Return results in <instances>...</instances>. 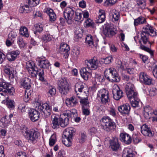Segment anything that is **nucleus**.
Segmentation results:
<instances>
[{"instance_id":"f257e3e1","label":"nucleus","mask_w":157,"mask_h":157,"mask_svg":"<svg viewBox=\"0 0 157 157\" xmlns=\"http://www.w3.org/2000/svg\"><path fill=\"white\" fill-rule=\"evenodd\" d=\"M21 132L28 141L33 144H35L37 142L40 136V133L36 128L29 129L26 127H25L21 129Z\"/></svg>"},{"instance_id":"f03ea898","label":"nucleus","mask_w":157,"mask_h":157,"mask_svg":"<svg viewBox=\"0 0 157 157\" xmlns=\"http://www.w3.org/2000/svg\"><path fill=\"white\" fill-rule=\"evenodd\" d=\"M26 67L29 74L33 77H36L38 74L39 79L42 82L44 81V71L43 69H38L36 66L34 62L29 60L26 63Z\"/></svg>"},{"instance_id":"7ed1b4c3","label":"nucleus","mask_w":157,"mask_h":157,"mask_svg":"<svg viewBox=\"0 0 157 157\" xmlns=\"http://www.w3.org/2000/svg\"><path fill=\"white\" fill-rule=\"evenodd\" d=\"M143 28L141 34V38L143 43L145 44L148 41V36L149 35L154 36L157 35L156 30L153 28L147 22Z\"/></svg>"},{"instance_id":"20e7f679","label":"nucleus","mask_w":157,"mask_h":157,"mask_svg":"<svg viewBox=\"0 0 157 157\" xmlns=\"http://www.w3.org/2000/svg\"><path fill=\"white\" fill-rule=\"evenodd\" d=\"M100 122L101 128L107 132H110L116 128L115 123L109 117H103Z\"/></svg>"},{"instance_id":"39448f33","label":"nucleus","mask_w":157,"mask_h":157,"mask_svg":"<svg viewBox=\"0 0 157 157\" xmlns=\"http://www.w3.org/2000/svg\"><path fill=\"white\" fill-rule=\"evenodd\" d=\"M57 84L58 86V90L61 94L66 95L68 93L70 87L69 83L65 78H61L59 79Z\"/></svg>"},{"instance_id":"423d86ee","label":"nucleus","mask_w":157,"mask_h":157,"mask_svg":"<svg viewBox=\"0 0 157 157\" xmlns=\"http://www.w3.org/2000/svg\"><path fill=\"white\" fill-rule=\"evenodd\" d=\"M37 106L36 108L44 115L45 117H48L51 114L52 111L49 105L47 103L41 104L38 102L36 103Z\"/></svg>"},{"instance_id":"0eeeda50","label":"nucleus","mask_w":157,"mask_h":157,"mask_svg":"<svg viewBox=\"0 0 157 157\" xmlns=\"http://www.w3.org/2000/svg\"><path fill=\"white\" fill-rule=\"evenodd\" d=\"M97 97L100 98V102L103 104H106L110 101L108 91L103 89L99 90L97 94Z\"/></svg>"},{"instance_id":"6e6552de","label":"nucleus","mask_w":157,"mask_h":157,"mask_svg":"<svg viewBox=\"0 0 157 157\" xmlns=\"http://www.w3.org/2000/svg\"><path fill=\"white\" fill-rule=\"evenodd\" d=\"M103 27V33L107 37H111L117 33L116 29L107 22L105 24Z\"/></svg>"},{"instance_id":"1a4fd4ad","label":"nucleus","mask_w":157,"mask_h":157,"mask_svg":"<svg viewBox=\"0 0 157 157\" xmlns=\"http://www.w3.org/2000/svg\"><path fill=\"white\" fill-rule=\"evenodd\" d=\"M75 90L77 97L78 95L81 96L84 94H89L88 90L87 88L84 87V85L81 82L76 83L75 85Z\"/></svg>"},{"instance_id":"9d476101","label":"nucleus","mask_w":157,"mask_h":157,"mask_svg":"<svg viewBox=\"0 0 157 157\" xmlns=\"http://www.w3.org/2000/svg\"><path fill=\"white\" fill-rule=\"evenodd\" d=\"M112 91L113 98L115 100H119L123 96V92L117 85L115 84L113 86Z\"/></svg>"},{"instance_id":"9b49d317","label":"nucleus","mask_w":157,"mask_h":157,"mask_svg":"<svg viewBox=\"0 0 157 157\" xmlns=\"http://www.w3.org/2000/svg\"><path fill=\"white\" fill-rule=\"evenodd\" d=\"M126 94L128 98H131L132 96L137 95L134 85L131 83H128L125 87Z\"/></svg>"},{"instance_id":"f8f14e48","label":"nucleus","mask_w":157,"mask_h":157,"mask_svg":"<svg viewBox=\"0 0 157 157\" xmlns=\"http://www.w3.org/2000/svg\"><path fill=\"white\" fill-rule=\"evenodd\" d=\"M75 12L73 8L69 7H67L64 12V17L69 24L71 23V20L74 16Z\"/></svg>"},{"instance_id":"ddd939ff","label":"nucleus","mask_w":157,"mask_h":157,"mask_svg":"<svg viewBox=\"0 0 157 157\" xmlns=\"http://www.w3.org/2000/svg\"><path fill=\"white\" fill-rule=\"evenodd\" d=\"M139 76L140 81L142 83L148 85L152 84V78L145 73L141 72L140 73Z\"/></svg>"},{"instance_id":"4468645a","label":"nucleus","mask_w":157,"mask_h":157,"mask_svg":"<svg viewBox=\"0 0 157 157\" xmlns=\"http://www.w3.org/2000/svg\"><path fill=\"white\" fill-rule=\"evenodd\" d=\"M99 61L94 59L86 60L85 63L87 65L88 69L94 70L99 67Z\"/></svg>"},{"instance_id":"2eb2a0df","label":"nucleus","mask_w":157,"mask_h":157,"mask_svg":"<svg viewBox=\"0 0 157 157\" xmlns=\"http://www.w3.org/2000/svg\"><path fill=\"white\" fill-rule=\"evenodd\" d=\"M70 49L69 46L67 44L63 43L60 46L59 52L63 55L64 58L66 59L69 55Z\"/></svg>"},{"instance_id":"dca6fc26","label":"nucleus","mask_w":157,"mask_h":157,"mask_svg":"<svg viewBox=\"0 0 157 157\" xmlns=\"http://www.w3.org/2000/svg\"><path fill=\"white\" fill-rule=\"evenodd\" d=\"M109 147L113 151H116L120 148L121 145L119 142L118 139L113 138L109 140Z\"/></svg>"},{"instance_id":"f3484780","label":"nucleus","mask_w":157,"mask_h":157,"mask_svg":"<svg viewBox=\"0 0 157 157\" xmlns=\"http://www.w3.org/2000/svg\"><path fill=\"white\" fill-rule=\"evenodd\" d=\"M29 116L30 120L33 122L38 120L40 116L39 112L34 109L30 110L29 113Z\"/></svg>"},{"instance_id":"a211bd4d","label":"nucleus","mask_w":157,"mask_h":157,"mask_svg":"<svg viewBox=\"0 0 157 157\" xmlns=\"http://www.w3.org/2000/svg\"><path fill=\"white\" fill-rule=\"evenodd\" d=\"M60 117L56 114H53L51 116V125L53 129H57L59 126V121Z\"/></svg>"},{"instance_id":"6ab92c4d","label":"nucleus","mask_w":157,"mask_h":157,"mask_svg":"<svg viewBox=\"0 0 157 157\" xmlns=\"http://www.w3.org/2000/svg\"><path fill=\"white\" fill-rule=\"evenodd\" d=\"M141 132L144 136L149 137L153 136L154 133L150 128L145 124L143 125L141 127Z\"/></svg>"},{"instance_id":"aec40b11","label":"nucleus","mask_w":157,"mask_h":157,"mask_svg":"<svg viewBox=\"0 0 157 157\" xmlns=\"http://www.w3.org/2000/svg\"><path fill=\"white\" fill-rule=\"evenodd\" d=\"M38 65L40 68L47 69L49 68L50 64L48 60L45 59L44 57H41L38 60Z\"/></svg>"},{"instance_id":"412c9836","label":"nucleus","mask_w":157,"mask_h":157,"mask_svg":"<svg viewBox=\"0 0 157 157\" xmlns=\"http://www.w3.org/2000/svg\"><path fill=\"white\" fill-rule=\"evenodd\" d=\"M120 140L125 144H129L132 142V138L128 134L122 133L120 134Z\"/></svg>"},{"instance_id":"4be33fe9","label":"nucleus","mask_w":157,"mask_h":157,"mask_svg":"<svg viewBox=\"0 0 157 157\" xmlns=\"http://www.w3.org/2000/svg\"><path fill=\"white\" fill-rule=\"evenodd\" d=\"M89 94H84L81 96L78 95V98L80 99V102L82 105V107L86 106L89 107V102L88 99V96Z\"/></svg>"},{"instance_id":"5701e85b","label":"nucleus","mask_w":157,"mask_h":157,"mask_svg":"<svg viewBox=\"0 0 157 157\" xmlns=\"http://www.w3.org/2000/svg\"><path fill=\"white\" fill-rule=\"evenodd\" d=\"M119 111L122 114H128L129 113L130 109V105L128 104H126L118 108Z\"/></svg>"},{"instance_id":"b1692460","label":"nucleus","mask_w":157,"mask_h":157,"mask_svg":"<svg viewBox=\"0 0 157 157\" xmlns=\"http://www.w3.org/2000/svg\"><path fill=\"white\" fill-rule=\"evenodd\" d=\"M78 103V101L74 96L67 98L66 100V104L69 107H74Z\"/></svg>"},{"instance_id":"393cba45","label":"nucleus","mask_w":157,"mask_h":157,"mask_svg":"<svg viewBox=\"0 0 157 157\" xmlns=\"http://www.w3.org/2000/svg\"><path fill=\"white\" fill-rule=\"evenodd\" d=\"M75 131V129L73 127H71L65 129L63 132V136L66 138L72 139L73 134Z\"/></svg>"},{"instance_id":"a878e982","label":"nucleus","mask_w":157,"mask_h":157,"mask_svg":"<svg viewBox=\"0 0 157 157\" xmlns=\"http://www.w3.org/2000/svg\"><path fill=\"white\" fill-rule=\"evenodd\" d=\"M20 83L21 85L25 89L29 90L31 87V80L28 78L25 77L21 79Z\"/></svg>"},{"instance_id":"bb28decb","label":"nucleus","mask_w":157,"mask_h":157,"mask_svg":"<svg viewBox=\"0 0 157 157\" xmlns=\"http://www.w3.org/2000/svg\"><path fill=\"white\" fill-rule=\"evenodd\" d=\"M116 67L118 71L121 72L125 70L128 67V64L125 62L122 63L121 61L118 60L117 63Z\"/></svg>"},{"instance_id":"cd10ccee","label":"nucleus","mask_w":157,"mask_h":157,"mask_svg":"<svg viewBox=\"0 0 157 157\" xmlns=\"http://www.w3.org/2000/svg\"><path fill=\"white\" fill-rule=\"evenodd\" d=\"M105 11L102 10L99 11V16L96 21V23H101L103 22L105 20Z\"/></svg>"},{"instance_id":"c85d7f7f","label":"nucleus","mask_w":157,"mask_h":157,"mask_svg":"<svg viewBox=\"0 0 157 157\" xmlns=\"http://www.w3.org/2000/svg\"><path fill=\"white\" fill-rule=\"evenodd\" d=\"M123 157H135L131 149L125 148L123 151Z\"/></svg>"},{"instance_id":"c756f323","label":"nucleus","mask_w":157,"mask_h":157,"mask_svg":"<svg viewBox=\"0 0 157 157\" xmlns=\"http://www.w3.org/2000/svg\"><path fill=\"white\" fill-rule=\"evenodd\" d=\"M87 67L82 68L80 71V74L82 78L85 80H88L89 76L90 75L89 72L87 69Z\"/></svg>"},{"instance_id":"7c9ffc66","label":"nucleus","mask_w":157,"mask_h":157,"mask_svg":"<svg viewBox=\"0 0 157 157\" xmlns=\"http://www.w3.org/2000/svg\"><path fill=\"white\" fill-rule=\"evenodd\" d=\"M146 19L142 16H140L134 20V24L135 26L139 25L145 24L147 23Z\"/></svg>"},{"instance_id":"2f4dec72","label":"nucleus","mask_w":157,"mask_h":157,"mask_svg":"<svg viewBox=\"0 0 157 157\" xmlns=\"http://www.w3.org/2000/svg\"><path fill=\"white\" fill-rule=\"evenodd\" d=\"M10 84L8 82H0V92L2 91L4 94L6 95L7 88L10 87Z\"/></svg>"},{"instance_id":"473e14b6","label":"nucleus","mask_w":157,"mask_h":157,"mask_svg":"<svg viewBox=\"0 0 157 157\" xmlns=\"http://www.w3.org/2000/svg\"><path fill=\"white\" fill-rule=\"evenodd\" d=\"M11 67L10 68H7V69H5L4 70L5 73L9 75V78L11 82H13L15 79V75L14 74V71H12L11 70Z\"/></svg>"},{"instance_id":"72a5a7b5","label":"nucleus","mask_w":157,"mask_h":157,"mask_svg":"<svg viewBox=\"0 0 157 157\" xmlns=\"http://www.w3.org/2000/svg\"><path fill=\"white\" fill-rule=\"evenodd\" d=\"M130 101L131 105L133 107H137L140 100L137 98V95L132 96L131 98H128Z\"/></svg>"},{"instance_id":"f704fd0d","label":"nucleus","mask_w":157,"mask_h":157,"mask_svg":"<svg viewBox=\"0 0 157 157\" xmlns=\"http://www.w3.org/2000/svg\"><path fill=\"white\" fill-rule=\"evenodd\" d=\"M19 33L22 36L26 38H28L29 36L28 29L25 26L21 27L19 30Z\"/></svg>"},{"instance_id":"c9c22d12","label":"nucleus","mask_w":157,"mask_h":157,"mask_svg":"<svg viewBox=\"0 0 157 157\" xmlns=\"http://www.w3.org/2000/svg\"><path fill=\"white\" fill-rule=\"evenodd\" d=\"M112 12V21L113 22L117 23L120 17V13L115 10H113Z\"/></svg>"},{"instance_id":"e433bc0d","label":"nucleus","mask_w":157,"mask_h":157,"mask_svg":"<svg viewBox=\"0 0 157 157\" xmlns=\"http://www.w3.org/2000/svg\"><path fill=\"white\" fill-rule=\"evenodd\" d=\"M113 71V75L112 78V82H118L120 81V78L115 68H112Z\"/></svg>"},{"instance_id":"4c0bfd02","label":"nucleus","mask_w":157,"mask_h":157,"mask_svg":"<svg viewBox=\"0 0 157 157\" xmlns=\"http://www.w3.org/2000/svg\"><path fill=\"white\" fill-rule=\"evenodd\" d=\"M69 123L68 118L65 117L64 119L60 117L59 121V125L62 127H65L68 125Z\"/></svg>"},{"instance_id":"58836bf2","label":"nucleus","mask_w":157,"mask_h":157,"mask_svg":"<svg viewBox=\"0 0 157 157\" xmlns=\"http://www.w3.org/2000/svg\"><path fill=\"white\" fill-rule=\"evenodd\" d=\"M11 121V119H9L8 115H6L5 117H2L1 120V121L4 127L7 126Z\"/></svg>"},{"instance_id":"ea45409f","label":"nucleus","mask_w":157,"mask_h":157,"mask_svg":"<svg viewBox=\"0 0 157 157\" xmlns=\"http://www.w3.org/2000/svg\"><path fill=\"white\" fill-rule=\"evenodd\" d=\"M47 12L49 17L50 20L51 21H55L56 19V17L53 10L52 9H49L47 10Z\"/></svg>"},{"instance_id":"a19ab883","label":"nucleus","mask_w":157,"mask_h":157,"mask_svg":"<svg viewBox=\"0 0 157 157\" xmlns=\"http://www.w3.org/2000/svg\"><path fill=\"white\" fill-rule=\"evenodd\" d=\"M86 43L89 46L92 47L93 46V39L91 35H88L86 38Z\"/></svg>"},{"instance_id":"79ce46f5","label":"nucleus","mask_w":157,"mask_h":157,"mask_svg":"<svg viewBox=\"0 0 157 157\" xmlns=\"http://www.w3.org/2000/svg\"><path fill=\"white\" fill-rule=\"evenodd\" d=\"M72 139L66 138L63 136V138L62 139V141L63 143L66 146L69 147L71 146L72 144Z\"/></svg>"},{"instance_id":"37998d69","label":"nucleus","mask_w":157,"mask_h":157,"mask_svg":"<svg viewBox=\"0 0 157 157\" xmlns=\"http://www.w3.org/2000/svg\"><path fill=\"white\" fill-rule=\"evenodd\" d=\"M56 93V88L52 86H50L49 88V90L48 92V97H51L54 96Z\"/></svg>"},{"instance_id":"c03bdc74","label":"nucleus","mask_w":157,"mask_h":157,"mask_svg":"<svg viewBox=\"0 0 157 157\" xmlns=\"http://www.w3.org/2000/svg\"><path fill=\"white\" fill-rule=\"evenodd\" d=\"M112 68H110L108 69L109 71V72L106 74L105 73V78L108 79L109 81L112 82V78H113V71Z\"/></svg>"},{"instance_id":"a18cd8bd","label":"nucleus","mask_w":157,"mask_h":157,"mask_svg":"<svg viewBox=\"0 0 157 157\" xmlns=\"http://www.w3.org/2000/svg\"><path fill=\"white\" fill-rule=\"evenodd\" d=\"M52 36L49 34H45L43 35L41 40L44 42H47L51 41L52 40Z\"/></svg>"},{"instance_id":"49530a36","label":"nucleus","mask_w":157,"mask_h":157,"mask_svg":"<svg viewBox=\"0 0 157 157\" xmlns=\"http://www.w3.org/2000/svg\"><path fill=\"white\" fill-rule=\"evenodd\" d=\"M19 12L20 13H28L30 12L28 5H25L24 6H21L19 9Z\"/></svg>"},{"instance_id":"de8ad7c7","label":"nucleus","mask_w":157,"mask_h":157,"mask_svg":"<svg viewBox=\"0 0 157 157\" xmlns=\"http://www.w3.org/2000/svg\"><path fill=\"white\" fill-rule=\"evenodd\" d=\"M75 20L76 21H78L81 20L82 16V12L80 10H77L75 12Z\"/></svg>"},{"instance_id":"09e8293b","label":"nucleus","mask_w":157,"mask_h":157,"mask_svg":"<svg viewBox=\"0 0 157 157\" xmlns=\"http://www.w3.org/2000/svg\"><path fill=\"white\" fill-rule=\"evenodd\" d=\"M56 140V136L55 134H53L52 135L49 140V144L50 146H52L55 144Z\"/></svg>"},{"instance_id":"8fccbe9b","label":"nucleus","mask_w":157,"mask_h":157,"mask_svg":"<svg viewBox=\"0 0 157 157\" xmlns=\"http://www.w3.org/2000/svg\"><path fill=\"white\" fill-rule=\"evenodd\" d=\"M43 26L40 24H37L35 26V31H34V33L36 34L37 32L40 33L43 30Z\"/></svg>"},{"instance_id":"3c124183","label":"nucleus","mask_w":157,"mask_h":157,"mask_svg":"<svg viewBox=\"0 0 157 157\" xmlns=\"http://www.w3.org/2000/svg\"><path fill=\"white\" fill-rule=\"evenodd\" d=\"M94 24V23L93 21L90 19L88 18L85 21L84 23V26L86 27H92L93 26Z\"/></svg>"},{"instance_id":"603ef678","label":"nucleus","mask_w":157,"mask_h":157,"mask_svg":"<svg viewBox=\"0 0 157 157\" xmlns=\"http://www.w3.org/2000/svg\"><path fill=\"white\" fill-rule=\"evenodd\" d=\"M28 106L27 105L23 103H21L18 106V110L22 113H23L26 111L27 109Z\"/></svg>"},{"instance_id":"864d4df0","label":"nucleus","mask_w":157,"mask_h":157,"mask_svg":"<svg viewBox=\"0 0 157 157\" xmlns=\"http://www.w3.org/2000/svg\"><path fill=\"white\" fill-rule=\"evenodd\" d=\"M17 34L16 32L12 31L8 35V39L11 40L12 42H14L13 39L15 38L17 36Z\"/></svg>"},{"instance_id":"5fc2aeb1","label":"nucleus","mask_w":157,"mask_h":157,"mask_svg":"<svg viewBox=\"0 0 157 157\" xmlns=\"http://www.w3.org/2000/svg\"><path fill=\"white\" fill-rule=\"evenodd\" d=\"M7 98V97L5 98L6 100L7 106L9 108L13 109L14 107V101L10 100H8Z\"/></svg>"},{"instance_id":"6e6d98bb","label":"nucleus","mask_w":157,"mask_h":157,"mask_svg":"<svg viewBox=\"0 0 157 157\" xmlns=\"http://www.w3.org/2000/svg\"><path fill=\"white\" fill-rule=\"evenodd\" d=\"M40 0H29L28 3L32 6H36L39 3Z\"/></svg>"},{"instance_id":"4d7b16f0","label":"nucleus","mask_w":157,"mask_h":157,"mask_svg":"<svg viewBox=\"0 0 157 157\" xmlns=\"http://www.w3.org/2000/svg\"><path fill=\"white\" fill-rule=\"evenodd\" d=\"M17 43L21 48H24L26 44L22 38H19L18 39Z\"/></svg>"},{"instance_id":"13d9d810","label":"nucleus","mask_w":157,"mask_h":157,"mask_svg":"<svg viewBox=\"0 0 157 157\" xmlns=\"http://www.w3.org/2000/svg\"><path fill=\"white\" fill-rule=\"evenodd\" d=\"M140 47L141 49H142L145 50V51L149 52L151 56H152L153 55V51L149 48L143 45H140Z\"/></svg>"},{"instance_id":"bf43d9fd","label":"nucleus","mask_w":157,"mask_h":157,"mask_svg":"<svg viewBox=\"0 0 157 157\" xmlns=\"http://www.w3.org/2000/svg\"><path fill=\"white\" fill-rule=\"evenodd\" d=\"M132 138L133 141L135 144H138L140 141V139L136 134L133 135Z\"/></svg>"},{"instance_id":"052dcab7","label":"nucleus","mask_w":157,"mask_h":157,"mask_svg":"<svg viewBox=\"0 0 157 157\" xmlns=\"http://www.w3.org/2000/svg\"><path fill=\"white\" fill-rule=\"evenodd\" d=\"M95 78L96 80L100 82H103L105 81V78L103 75H96Z\"/></svg>"},{"instance_id":"680f3d73","label":"nucleus","mask_w":157,"mask_h":157,"mask_svg":"<svg viewBox=\"0 0 157 157\" xmlns=\"http://www.w3.org/2000/svg\"><path fill=\"white\" fill-rule=\"evenodd\" d=\"M7 57L9 61H14L16 58L10 52L7 54Z\"/></svg>"},{"instance_id":"e2e57ef3","label":"nucleus","mask_w":157,"mask_h":157,"mask_svg":"<svg viewBox=\"0 0 157 157\" xmlns=\"http://www.w3.org/2000/svg\"><path fill=\"white\" fill-rule=\"evenodd\" d=\"M82 36V34L81 33H78L77 32L75 33V34L74 37V40L75 41H78L79 40L81 39Z\"/></svg>"},{"instance_id":"0e129e2a","label":"nucleus","mask_w":157,"mask_h":157,"mask_svg":"<svg viewBox=\"0 0 157 157\" xmlns=\"http://www.w3.org/2000/svg\"><path fill=\"white\" fill-rule=\"evenodd\" d=\"M109 113L110 115L113 117H115L116 116V109L114 107H111L110 108V109L109 110Z\"/></svg>"},{"instance_id":"69168bd1","label":"nucleus","mask_w":157,"mask_h":157,"mask_svg":"<svg viewBox=\"0 0 157 157\" xmlns=\"http://www.w3.org/2000/svg\"><path fill=\"white\" fill-rule=\"evenodd\" d=\"M113 60L112 57L111 56H109L106 57L105 59L103 58L102 61L105 64H109L112 62Z\"/></svg>"},{"instance_id":"338daca9","label":"nucleus","mask_w":157,"mask_h":157,"mask_svg":"<svg viewBox=\"0 0 157 157\" xmlns=\"http://www.w3.org/2000/svg\"><path fill=\"white\" fill-rule=\"evenodd\" d=\"M89 107L86 106L82 107V112L83 114L86 115H89L90 114V111L89 109Z\"/></svg>"},{"instance_id":"774afa93","label":"nucleus","mask_w":157,"mask_h":157,"mask_svg":"<svg viewBox=\"0 0 157 157\" xmlns=\"http://www.w3.org/2000/svg\"><path fill=\"white\" fill-rule=\"evenodd\" d=\"M157 90L155 88H152L149 90V95L151 96H154L157 94Z\"/></svg>"}]
</instances>
